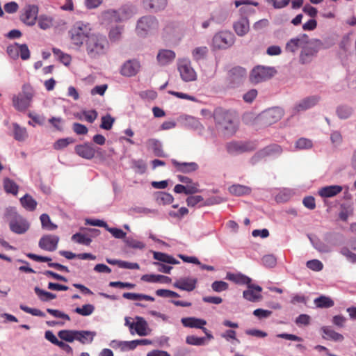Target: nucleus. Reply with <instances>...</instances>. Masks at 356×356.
<instances>
[{
  "label": "nucleus",
  "instance_id": "nucleus-1",
  "mask_svg": "<svg viewBox=\"0 0 356 356\" xmlns=\"http://www.w3.org/2000/svg\"><path fill=\"white\" fill-rule=\"evenodd\" d=\"M84 47L88 58L95 60L106 56L109 50V42L105 35L94 33Z\"/></svg>",
  "mask_w": 356,
  "mask_h": 356
},
{
  "label": "nucleus",
  "instance_id": "nucleus-2",
  "mask_svg": "<svg viewBox=\"0 0 356 356\" xmlns=\"http://www.w3.org/2000/svg\"><path fill=\"white\" fill-rule=\"evenodd\" d=\"M68 34L71 43L76 47L81 48L85 46L94 33L89 23L79 21L71 27Z\"/></svg>",
  "mask_w": 356,
  "mask_h": 356
},
{
  "label": "nucleus",
  "instance_id": "nucleus-3",
  "mask_svg": "<svg viewBox=\"0 0 356 356\" xmlns=\"http://www.w3.org/2000/svg\"><path fill=\"white\" fill-rule=\"evenodd\" d=\"M216 123L219 129L223 131L224 134L232 136L237 129L235 118L229 111L221 108L216 109L213 114Z\"/></svg>",
  "mask_w": 356,
  "mask_h": 356
},
{
  "label": "nucleus",
  "instance_id": "nucleus-4",
  "mask_svg": "<svg viewBox=\"0 0 356 356\" xmlns=\"http://www.w3.org/2000/svg\"><path fill=\"white\" fill-rule=\"evenodd\" d=\"M33 96L34 90L33 87L30 84H24L22 86V92L13 95L12 98L13 106L18 111H25L31 106Z\"/></svg>",
  "mask_w": 356,
  "mask_h": 356
},
{
  "label": "nucleus",
  "instance_id": "nucleus-5",
  "mask_svg": "<svg viewBox=\"0 0 356 356\" xmlns=\"http://www.w3.org/2000/svg\"><path fill=\"white\" fill-rule=\"evenodd\" d=\"M159 28V22L154 16H143L137 22L136 31L138 35L145 37L155 32Z\"/></svg>",
  "mask_w": 356,
  "mask_h": 356
},
{
  "label": "nucleus",
  "instance_id": "nucleus-6",
  "mask_svg": "<svg viewBox=\"0 0 356 356\" xmlns=\"http://www.w3.org/2000/svg\"><path fill=\"white\" fill-rule=\"evenodd\" d=\"M323 44L321 40H309L307 39V42L305 44L300 54V62L302 64L310 63L313 58L316 56L319 49L322 47Z\"/></svg>",
  "mask_w": 356,
  "mask_h": 356
},
{
  "label": "nucleus",
  "instance_id": "nucleus-7",
  "mask_svg": "<svg viewBox=\"0 0 356 356\" xmlns=\"http://www.w3.org/2000/svg\"><path fill=\"white\" fill-rule=\"evenodd\" d=\"M276 73L273 67L257 66L252 69L250 75V81L254 83L265 81L273 77Z\"/></svg>",
  "mask_w": 356,
  "mask_h": 356
},
{
  "label": "nucleus",
  "instance_id": "nucleus-8",
  "mask_svg": "<svg viewBox=\"0 0 356 356\" xmlns=\"http://www.w3.org/2000/svg\"><path fill=\"white\" fill-rule=\"evenodd\" d=\"M234 42V35L229 31H221L213 38V45L218 49H227Z\"/></svg>",
  "mask_w": 356,
  "mask_h": 356
},
{
  "label": "nucleus",
  "instance_id": "nucleus-9",
  "mask_svg": "<svg viewBox=\"0 0 356 356\" xmlns=\"http://www.w3.org/2000/svg\"><path fill=\"white\" fill-rule=\"evenodd\" d=\"M178 70L181 79L184 81L188 82L196 80V72L188 60H180L178 64Z\"/></svg>",
  "mask_w": 356,
  "mask_h": 356
},
{
  "label": "nucleus",
  "instance_id": "nucleus-10",
  "mask_svg": "<svg viewBox=\"0 0 356 356\" xmlns=\"http://www.w3.org/2000/svg\"><path fill=\"white\" fill-rule=\"evenodd\" d=\"M20 19L27 26H33L38 19V7L36 5L27 4L23 9Z\"/></svg>",
  "mask_w": 356,
  "mask_h": 356
},
{
  "label": "nucleus",
  "instance_id": "nucleus-11",
  "mask_svg": "<svg viewBox=\"0 0 356 356\" xmlns=\"http://www.w3.org/2000/svg\"><path fill=\"white\" fill-rule=\"evenodd\" d=\"M283 115V110L280 108L275 107L264 111L261 114L260 118L264 124L270 125L279 121L282 118Z\"/></svg>",
  "mask_w": 356,
  "mask_h": 356
},
{
  "label": "nucleus",
  "instance_id": "nucleus-12",
  "mask_svg": "<svg viewBox=\"0 0 356 356\" xmlns=\"http://www.w3.org/2000/svg\"><path fill=\"white\" fill-rule=\"evenodd\" d=\"M261 292L262 288L259 285L252 284L251 282L247 284V289L243 291V297L250 302H256L262 299Z\"/></svg>",
  "mask_w": 356,
  "mask_h": 356
},
{
  "label": "nucleus",
  "instance_id": "nucleus-13",
  "mask_svg": "<svg viewBox=\"0 0 356 356\" xmlns=\"http://www.w3.org/2000/svg\"><path fill=\"white\" fill-rule=\"evenodd\" d=\"M308 38L306 34H302L298 37L291 38L286 42L285 51L295 54L300 49H302L305 44L307 42Z\"/></svg>",
  "mask_w": 356,
  "mask_h": 356
},
{
  "label": "nucleus",
  "instance_id": "nucleus-14",
  "mask_svg": "<svg viewBox=\"0 0 356 356\" xmlns=\"http://www.w3.org/2000/svg\"><path fill=\"white\" fill-rule=\"evenodd\" d=\"M59 237L56 235H44L39 241V247L46 251L53 252L57 249Z\"/></svg>",
  "mask_w": 356,
  "mask_h": 356
},
{
  "label": "nucleus",
  "instance_id": "nucleus-15",
  "mask_svg": "<svg viewBox=\"0 0 356 356\" xmlns=\"http://www.w3.org/2000/svg\"><path fill=\"white\" fill-rule=\"evenodd\" d=\"M282 152V148L280 145L277 144L270 145L266 146L264 149L257 152L251 159V161L252 163H255L259 161L260 159L273 155L274 154H280Z\"/></svg>",
  "mask_w": 356,
  "mask_h": 356
},
{
  "label": "nucleus",
  "instance_id": "nucleus-16",
  "mask_svg": "<svg viewBox=\"0 0 356 356\" xmlns=\"http://www.w3.org/2000/svg\"><path fill=\"white\" fill-rule=\"evenodd\" d=\"M320 100L318 96L307 97L302 99L293 108V114L304 111L314 107Z\"/></svg>",
  "mask_w": 356,
  "mask_h": 356
},
{
  "label": "nucleus",
  "instance_id": "nucleus-17",
  "mask_svg": "<svg viewBox=\"0 0 356 356\" xmlns=\"http://www.w3.org/2000/svg\"><path fill=\"white\" fill-rule=\"evenodd\" d=\"M226 149L230 154H238L252 150L248 144L236 141H232L227 143Z\"/></svg>",
  "mask_w": 356,
  "mask_h": 356
},
{
  "label": "nucleus",
  "instance_id": "nucleus-18",
  "mask_svg": "<svg viewBox=\"0 0 356 356\" xmlns=\"http://www.w3.org/2000/svg\"><path fill=\"white\" fill-rule=\"evenodd\" d=\"M171 162L177 171L183 173L195 172L199 168L198 164L195 162H179L175 159H172Z\"/></svg>",
  "mask_w": 356,
  "mask_h": 356
},
{
  "label": "nucleus",
  "instance_id": "nucleus-19",
  "mask_svg": "<svg viewBox=\"0 0 356 356\" xmlns=\"http://www.w3.org/2000/svg\"><path fill=\"white\" fill-rule=\"evenodd\" d=\"M197 279L191 277H182L174 283L175 288L181 290L192 291L196 287Z\"/></svg>",
  "mask_w": 356,
  "mask_h": 356
},
{
  "label": "nucleus",
  "instance_id": "nucleus-20",
  "mask_svg": "<svg viewBox=\"0 0 356 356\" xmlns=\"http://www.w3.org/2000/svg\"><path fill=\"white\" fill-rule=\"evenodd\" d=\"M140 63L136 60L127 61L121 68V74L126 76L136 75L140 69Z\"/></svg>",
  "mask_w": 356,
  "mask_h": 356
},
{
  "label": "nucleus",
  "instance_id": "nucleus-21",
  "mask_svg": "<svg viewBox=\"0 0 356 356\" xmlns=\"http://www.w3.org/2000/svg\"><path fill=\"white\" fill-rule=\"evenodd\" d=\"M75 152L81 157L90 160L94 158L95 155V149L94 147L88 144L84 143L83 145H78L75 147Z\"/></svg>",
  "mask_w": 356,
  "mask_h": 356
},
{
  "label": "nucleus",
  "instance_id": "nucleus-22",
  "mask_svg": "<svg viewBox=\"0 0 356 356\" xmlns=\"http://www.w3.org/2000/svg\"><path fill=\"white\" fill-rule=\"evenodd\" d=\"M10 229L14 233L22 234L25 233L29 228V224L22 216L16 220L9 222Z\"/></svg>",
  "mask_w": 356,
  "mask_h": 356
},
{
  "label": "nucleus",
  "instance_id": "nucleus-23",
  "mask_svg": "<svg viewBox=\"0 0 356 356\" xmlns=\"http://www.w3.org/2000/svg\"><path fill=\"white\" fill-rule=\"evenodd\" d=\"M234 29L238 35H245L250 29L249 21L248 18L245 17L240 18L236 22L234 23Z\"/></svg>",
  "mask_w": 356,
  "mask_h": 356
},
{
  "label": "nucleus",
  "instance_id": "nucleus-24",
  "mask_svg": "<svg viewBox=\"0 0 356 356\" xmlns=\"http://www.w3.org/2000/svg\"><path fill=\"white\" fill-rule=\"evenodd\" d=\"M246 76V70L242 67H233L229 72V78L233 83L241 82Z\"/></svg>",
  "mask_w": 356,
  "mask_h": 356
},
{
  "label": "nucleus",
  "instance_id": "nucleus-25",
  "mask_svg": "<svg viewBox=\"0 0 356 356\" xmlns=\"http://www.w3.org/2000/svg\"><path fill=\"white\" fill-rule=\"evenodd\" d=\"M342 187L339 185H332L321 188L318 194L322 197H332L342 191Z\"/></svg>",
  "mask_w": 356,
  "mask_h": 356
},
{
  "label": "nucleus",
  "instance_id": "nucleus-26",
  "mask_svg": "<svg viewBox=\"0 0 356 356\" xmlns=\"http://www.w3.org/2000/svg\"><path fill=\"white\" fill-rule=\"evenodd\" d=\"M175 58V53L169 49L160 50L157 54L158 62L165 65L172 62Z\"/></svg>",
  "mask_w": 356,
  "mask_h": 356
},
{
  "label": "nucleus",
  "instance_id": "nucleus-27",
  "mask_svg": "<svg viewBox=\"0 0 356 356\" xmlns=\"http://www.w3.org/2000/svg\"><path fill=\"white\" fill-rule=\"evenodd\" d=\"M182 325L186 327L202 328L207 324L206 321L195 317L183 318L181 320Z\"/></svg>",
  "mask_w": 356,
  "mask_h": 356
},
{
  "label": "nucleus",
  "instance_id": "nucleus-28",
  "mask_svg": "<svg viewBox=\"0 0 356 356\" xmlns=\"http://www.w3.org/2000/svg\"><path fill=\"white\" fill-rule=\"evenodd\" d=\"M226 279L232 281L238 284H250L252 282V279L242 273H227Z\"/></svg>",
  "mask_w": 356,
  "mask_h": 356
},
{
  "label": "nucleus",
  "instance_id": "nucleus-29",
  "mask_svg": "<svg viewBox=\"0 0 356 356\" xmlns=\"http://www.w3.org/2000/svg\"><path fill=\"white\" fill-rule=\"evenodd\" d=\"M146 145L148 149H152L156 156H164L162 145L160 141L156 138H149L147 140Z\"/></svg>",
  "mask_w": 356,
  "mask_h": 356
},
{
  "label": "nucleus",
  "instance_id": "nucleus-30",
  "mask_svg": "<svg viewBox=\"0 0 356 356\" xmlns=\"http://www.w3.org/2000/svg\"><path fill=\"white\" fill-rule=\"evenodd\" d=\"M321 330L325 334L323 336L325 339H330L334 341H342L344 339V337L342 334L335 332L334 330L327 326L322 327Z\"/></svg>",
  "mask_w": 356,
  "mask_h": 356
},
{
  "label": "nucleus",
  "instance_id": "nucleus-31",
  "mask_svg": "<svg viewBox=\"0 0 356 356\" xmlns=\"http://www.w3.org/2000/svg\"><path fill=\"white\" fill-rule=\"evenodd\" d=\"M229 192L236 196L248 195L252 190L250 187L241 184H233L229 187Z\"/></svg>",
  "mask_w": 356,
  "mask_h": 356
},
{
  "label": "nucleus",
  "instance_id": "nucleus-32",
  "mask_svg": "<svg viewBox=\"0 0 356 356\" xmlns=\"http://www.w3.org/2000/svg\"><path fill=\"white\" fill-rule=\"evenodd\" d=\"M144 4L149 9L159 11L166 7L168 0H144Z\"/></svg>",
  "mask_w": 356,
  "mask_h": 356
},
{
  "label": "nucleus",
  "instance_id": "nucleus-33",
  "mask_svg": "<svg viewBox=\"0 0 356 356\" xmlns=\"http://www.w3.org/2000/svg\"><path fill=\"white\" fill-rule=\"evenodd\" d=\"M136 322L134 326V333L136 332L139 336H146L147 334V323L146 321L140 316L136 318Z\"/></svg>",
  "mask_w": 356,
  "mask_h": 356
},
{
  "label": "nucleus",
  "instance_id": "nucleus-34",
  "mask_svg": "<svg viewBox=\"0 0 356 356\" xmlns=\"http://www.w3.org/2000/svg\"><path fill=\"white\" fill-rule=\"evenodd\" d=\"M76 340L79 341L83 344L90 343L92 342L94 337L96 335L95 332L91 331H78L77 330Z\"/></svg>",
  "mask_w": 356,
  "mask_h": 356
},
{
  "label": "nucleus",
  "instance_id": "nucleus-35",
  "mask_svg": "<svg viewBox=\"0 0 356 356\" xmlns=\"http://www.w3.org/2000/svg\"><path fill=\"white\" fill-rule=\"evenodd\" d=\"M118 13L116 10H108L101 14V20L102 24H110L111 22H118L117 19Z\"/></svg>",
  "mask_w": 356,
  "mask_h": 356
},
{
  "label": "nucleus",
  "instance_id": "nucleus-36",
  "mask_svg": "<svg viewBox=\"0 0 356 356\" xmlns=\"http://www.w3.org/2000/svg\"><path fill=\"white\" fill-rule=\"evenodd\" d=\"M13 127V135L14 138L18 141H24L28 137L26 129L25 127H20L18 124L14 123Z\"/></svg>",
  "mask_w": 356,
  "mask_h": 356
},
{
  "label": "nucleus",
  "instance_id": "nucleus-37",
  "mask_svg": "<svg viewBox=\"0 0 356 356\" xmlns=\"http://www.w3.org/2000/svg\"><path fill=\"white\" fill-rule=\"evenodd\" d=\"M20 203L26 210L33 211L35 209L37 202L29 194L20 198Z\"/></svg>",
  "mask_w": 356,
  "mask_h": 356
},
{
  "label": "nucleus",
  "instance_id": "nucleus-38",
  "mask_svg": "<svg viewBox=\"0 0 356 356\" xmlns=\"http://www.w3.org/2000/svg\"><path fill=\"white\" fill-rule=\"evenodd\" d=\"M3 188L7 193L16 195L18 193V185L10 178H4L3 181Z\"/></svg>",
  "mask_w": 356,
  "mask_h": 356
},
{
  "label": "nucleus",
  "instance_id": "nucleus-39",
  "mask_svg": "<svg viewBox=\"0 0 356 356\" xmlns=\"http://www.w3.org/2000/svg\"><path fill=\"white\" fill-rule=\"evenodd\" d=\"M124 298L131 300H147L153 302L154 301V298L148 295L142 294V293H124L122 295Z\"/></svg>",
  "mask_w": 356,
  "mask_h": 356
},
{
  "label": "nucleus",
  "instance_id": "nucleus-40",
  "mask_svg": "<svg viewBox=\"0 0 356 356\" xmlns=\"http://www.w3.org/2000/svg\"><path fill=\"white\" fill-rule=\"evenodd\" d=\"M117 19H118L119 22H122L129 19L133 15L134 10L131 7L124 6L120 9L117 10Z\"/></svg>",
  "mask_w": 356,
  "mask_h": 356
},
{
  "label": "nucleus",
  "instance_id": "nucleus-41",
  "mask_svg": "<svg viewBox=\"0 0 356 356\" xmlns=\"http://www.w3.org/2000/svg\"><path fill=\"white\" fill-rule=\"evenodd\" d=\"M77 330H63L58 332V336L60 339L67 342H73L76 340Z\"/></svg>",
  "mask_w": 356,
  "mask_h": 356
},
{
  "label": "nucleus",
  "instance_id": "nucleus-42",
  "mask_svg": "<svg viewBox=\"0 0 356 356\" xmlns=\"http://www.w3.org/2000/svg\"><path fill=\"white\" fill-rule=\"evenodd\" d=\"M42 227L48 231H53L57 229L58 226L51 222L50 217L47 213H43L40 217Z\"/></svg>",
  "mask_w": 356,
  "mask_h": 356
},
{
  "label": "nucleus",
  "instance_id": "nucleus-43",
  "mask_svg": "<svg viewBox=\"0 0 356 356\" xmlns=\"http://www.w3.org/2000/svg\"><path fill=\"white\" fill-rule=\"evenodd\" d=\"M314 303L319 308H330L334 305V301L329 297L321 296L314 300Z\"/></svg>",
  "mask_w": 356,
  "mask_h": 356
},
{
  "label": "nucleus",
  "instance_id": "nucleus-44",
  "mask_svg": "<svg viewBox=\"0 0 356 356\" xmlns=\"http://www.w3.org/2000/svg\"><path fill=\"white\" fill-rule=\"evenodd\" d=\"M153 257L154 259L165 262L167 264H179V261H177L174 257L170 255H168L165 253L160 252H154Z\"/></svg>",
  "mask_w": 356,
  "mask_h": 356
},
{
  "label": "nucleus",
  "instance_id": "nucleus-45",
  "mask_svg": "<svg viewBox=\"0 0 356 356\" xmlns=\"http://www.w3.org/2000/svg\"><path fill=\"white\" fill-rule=\"evenodd\" d=\"M54 19L50 16L42 15L38 17V26L43 30L48 29L53 26Z\"/></svg>",
  "mask_w": 356,
  "mask_h": 356
},
{
  "label": "nucleus",
  "instance_id": "nucleus-46",
  "mask_svg": "<svg viewBox=\"0 0 356 356\" xmlns=\"http://www.w3.org/2000/svg\"><path fill=\"white\" fill-rule=\"evenodd\" d=\"M35 293L37 294L41 301L46 302L56 298V295L35 286L34 289Z\"/></svg>",
  "mask_w": 356,
  "mask_h": 356
},
{
  "label": "nucleus",
  "instance_id": "nucleus-47",
  "mask_svg": "<svg viewBox=\"0 0 356 356\" xmlns=\"http://www.w3.org/2000/svg\"><path fill=\"white\" fill-rule=\"evenodd\" d=\"M123 31V26H116L112 28L108 33V38L111 41L116 42L120 40Z\"/></svg>",
  "mask_w": 356,
  "mask_h": 356
},
{
  "label": "nucleus",
  "instance_id": "nucleus-48",
  "mask_svg": "<svg viewBox=\"0 0 356 356\" xmlns=\"http://www.w3.org/2000/svg\"><path fill=\"white\" fill-rule=\"evenodd\" d=\"M52 51L55 56H56L59 60L64 65H67L71 62V57L69 54L63 53L60 49L58 48H53Z\"/></svg>",
  "mask_w": 356,
  "mask_h": 356
},
{
  "label": "nucleus",
  "instance_id": "nucleus-49",
  "mask_svg": "<svg viewBox=\"0 0 356 356\" xmlns=\"http://www.w3.org/2000/svg\"><path fill=\"white\" fill-rule=\"evenodd\" d=\"M95 307L91 304L83 305L81 307H76L74 312L81 316H89L93 313Z\"/></svg>",
  "mask_w": 356,
  "mask_h": 356
},
{
  "label": "nucleus",
  "instance_id": "nucleus-50",
  "mask_svg": "<svg viewBox=\"0 0 356 356\" xmlns=\"http://www.w3.org/2000/svg\"><path fill=\"white\" fill-rule=\"evenodd\" d=\"M101 120L102 123L100 124V127L105 130L111 129L115 122V119L109 114L102 116Z\"/></svg>",
  "mask_w": 356,
  "mask_h": 356
},
{
  "label": "nucleus",
  "instance_id": "nucleus-51",
  "mask_svg": "<svg viewBox=\"0 0 356 356\" xmlns=\"http://www.w3.org/2000/svg\"><path fill=\"white\" fill-rule=\"evenodd\" d=\"M4 216L9 222L13 220H16L21 216L17 213L16 208L12 207L6 209Z\"/></svg>",
  "mask_w": 356,
  "mask_h": 356
},
{
  "label": "nucleus",
  "instance_id": "nucleus-52",
  "mask_svg": "<svg viewBox=\"0 0 356 356\" xmlns=\"http://www.w3.org/2000/svg\"><path fill=\"white\" fill-rule=\"evenodd\" d=\"M72 240L79 244L89 245L92 240L84 234L76 233L72 236Z\"/></svg>",
  "mask_w": 356,
  "mask_h": 356
},
{
  "label": "nucleus",
  "instance_id": "nucleus-53",
  "mask_svg": "<svg viewBox=\"0 0 356 356\" xmlns=\"http://www.w3.org/2000/svg\"><path fill=\"white\" fill-rule=\"evenodd\" d=\"M208 52L207 47H200L193 49L192 52L193 57L195 60H199L205 57Z\"/></svg>",
  "mask_w": 356,
  "mask_h": 356
},
{
  "label": "nucleus",
  "instance_id": "nucleus-54",
  "mask_svg": "<svg viewBox=\"0 0 356 356\" xmlns=\"http://www.w3.org/2000/svg\"><path fill=\"white\" fill-rule=\"evenodd\" d=\"M312 141L305 138H299L296 143V148L298 149H309L312 147Z\"/></svg>",
  "mask_w": 356,
  "mask_h": 356
},
{
  "label": "nucleus",
  "instance_id": "nucleus-55",
  "mask_svg": "<svg viewBox=\"0 0 356 356\" xmlns=\"http://www.w3.org/2000/svg\"><path fill=\"white\" fill-rule=\"evenodd\" d=\"M124 241H125L126 245L128 247L133 248V249L141 250V249H143L145 246L144 243H143L140 241L136 240L133 238H127Z\"/></svg>",
  "mask_w": 356,
  "mask_h": 356
},
{
  "label": "nucleus",
  "instance_id": "nucleus-56",
  "mask_svg": "<svg viewBox=\"0 0 356 356\" xmlns=\"http://www.w3.org/2000/svg\"><path fill=\"white\" fill-rule=\"evenodd\" d=\"M340 253L346 257V259L353 264H356V254L353 253L348 248L343 247L340 250Z\"/></svg>",
  "mask_w": 356,
  "mask_h": 356
},
{
  "label": "nucleus",
  "instance_id": "nucleus-57",
  "mask_svg": "<svg viewBox=\"0 0 356 356\" xmlns=\"http://www.w3.org/2000/svg\"><path fill=\"white\" fill-rule=\"evenodd\" d=\"M73 143H74V139H72V138H61V139L58 140L54 144V148L55 149L59 150V149L66 147L69 144Z\"/></svg>",
  "mask_w": 356,
  "mask_h": 356
},
{
  "label": "nucleus",
  "instance_id": "nucleus-58",
  "mask_svg": "<svg viewBox=\"0 0 356 356\" xmlns=\"http://www.w3.org/2000/svg\"><path fill=\"white\" fill-rule=\"evenodd\" d=\"M229 285L224 281H215L211 284V289L216 292H222L228 289Z\"/></svg>",
  "mask_w": 356,
  "mask_h": 356
},
{
  "label": "nucleus",
  "instance_id": "nucleus-59",
  "mask_svg": "<svg viewBox=\"0 0 356 356\" xmlns=\"http://www.w3.org/2000/svg\"><path fill=\"white\" fill-rule=\"evenodd\" d=\"M306 266L308 268L314 271H321L323 268V263L318 259L308 261Z\"/></svg>",
  "mask_w": 356,
  "mask_h": 356
},
{
  "label": "nucleus",
  "instance_id": "nucleus-60",
  "mask_svg": "<svg viewBox=\"0 0 356 356\" xmlns=\"http://www.w3.org/2000/svg\"><path fill=\"white\" fill-rule=\"evenodd\" d=\"M186 342L190 345L202 346L204 343V338L197 337L193 335H189L186 337Z\"/></svg>",
  "mask_w": 356,
  "mask_h": 356
},
{
  "label": "nucleus",
  "instance_id": "nucleus-61",
  "mask_svg": "<svg viewBox=\"0 0 356 356\" xmlns=\"http://www.w3.org/2000/svg\"><path fill=\"white\" fill-rule=\"evenodd\" d=\"M261 260L263 264L268 268H273L277 264V259L272 254L264 256Z\"/></svg>",
  "mask_w": 356,
  "mask_h": 356
},
{
  "label": "nucleus",
  "instance_id": "nucleus-62",
  "mask_svg": "<svg viewBox=\"0 0 356 356\" xmlns=\"http://www.w3.org/2000/svg\"><path fill=\"white\" fill-rule=\"evenodd\" d=\"M19 44L15 43L10 44L7 47V53L9 56L13 59H17L19 57Z\"/></svg>",
  "mask_w": 356,
  "mask_h": 356
},
{
  "label": "nucleus",
  "instance_id": "nucleus-63",
  "mask_svg": "<svg viewBox=\"0 0 356 356\" xmlns=\"http://www.w3.org/2000/svg\"><path fill=\"white\" fill-rule=\"evenodd\" d=\"M338 116L341 119L348 118L352 113V109L346 106H341L337 108Z\"/></svg>",
  "mask_w": 356,
  "mask_h": 356
},
{
  "label": "nucleus",
  "instance_id": "nucleus-64",
  "mask_svg": "<svg viewBox=\"0 0 356 356\" xmlns=\"http://www.w3.org/2000/svg\"><path fill=\"white\" fill-rule=\"evenodd\" d=\"M106 230L109 232L113 237L115 238L122 239L125 238L126 233L121 229L115 228V227H110L108 226Z\"/></svg>",
  "mask_w": 356,
  "mask_h": 356
}]
</instances>
